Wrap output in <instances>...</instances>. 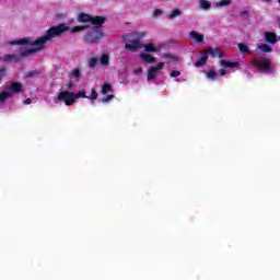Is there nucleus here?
<instances>
[{
	"label": "nucleus",
	"instance_id": "obj_16",
	"mask_svg": "<svg viewBox=\"0 0 280 280\" xmlns=\"http://www.w3.org/2000/svg\"><path fill=\"white\" fill-rule=\"evenodd\" d=\"M140 58L144 60V62H148L149 65H153V62H156V58L152 57L150 54L142 52L140 55Z\"/></svg>",
	"mask_w": 280,
	"mask_h": 280
},
{
	"label": "nucleus",
	"instance_id": "obj_44",
	"mask_svg": "<svg viewBox=\"0 0 280 280\" xmlns=\"http://www.w3.org/2000/svg\"><path fill=\"white\" fill-rule=\"evenodd\" d=\"M266 1H271V0H266Z\"/></svg>",
	"mask_w": 280,
	"mask_h": 280
},
{
	"label": "nucleus",
	"instance_id": "obj_32",
	"mask_svg": "<svg viewBox=\"0 0 280 280\" xmlns=\"http://www.w3.org/2000/svg\"><path fill=\"white\" fill-rule=\"evenodd\" d=\"M88 100H91L92 102L94 100H97V92L95 91V89H91V94L90 96H88Z\"/></svg>",
	"mask_w": 280,
	"mask_h": 280
},
{
	"label": "nucleus",
	"instance_id": "obj_3",
	"mask_svg": "<svg viewBox=\"0 0 280 280\" xmlns=\"http://www.w3.org/2000/svg\"><path fill=\"white\" fill-rule=\"evenodd\" d=\"M145 32L140 33H132L131 35H127L126 38L128 43L125 45V49H128L129 51H139V49H143V44L140 40H132L130 39L131 36H135V38H143L145 36Z\"/></svg>",
	"mask_w": 280,
	"mask_h": 280
},
{
	"label": "nucleus",
	"instance_id": "obj_2",
	"mask_svg": "<svg viewBox=\"0 0 280 280\" xmlns=\"http://www.w3.org/2000/svg\"><path fill=\"white\" fill-rule=\"evenodd\" d=\"M105 36L106 34L102 28L91 27V30L83 34L82 40L85 45H97L104 40Z\"/></svg>",
	"mask_w": 280,
	"mask_h": 280
},
{
	"label": "nucleus",
	"instance_id": "obj_30",
	"mask_svg": "<svg viewBox=\"0 0 280 280\" xmlns=\"http://www.w3.org/2000/svg\"><path fill=\"white\" fill-rule=\"evenodd\" d=\"M163 58H165L166 60H173L174 62H178V57L176 55H172V54H163L162 55Z\"/></svg>",
	"mask_w": 280,
	"mask_h": 280
},
{
	"label": "nucleus",
	"instance_id": "obj_33",
	"mask_svg": "<svg viewBox=\"0 0 280 280\" xmlns=\"http://www.w3.org/2000/svg\"><path fill=\"white\" fill-rule=\"evenodd\" d=\"M115 95H106L102 98V102L106 103V102H110V100H114Z\"/></svg>",
	"mask_w": 280,
	"mask_h": 280
},
{
	"label": "nucleus",
	"instance_id": "obj_35",
	"mask_svg": "<svg viewBox=\"0 0 280 280\" xmlns=\"http://www.w3.org/2000/svg\"><path fill=\"white\" fill-rule=\"evenodd\" d=\"M39 73H38V71H36V70H34V71H30L28 73H27V78H34L35 75H38Z\"/></svg>",
	"mask_w": 280,
	"mask_h": 280
},
{
	"label": "nucleus",
	"instance_id": "obj_37",
	"mask_svg": "<svg viewBox=\"0 0 280 280\" xmlns=\"http://www.w3.org/2000/svg\"><path fill=\"white\" fill-rule=\"evenodd\" d=\"M159 14H163V11L160 9L154 10V16H159Z\"/></svg>",
	"mask_w": 280,
	"mask_h": 280
},
{
	"label": "nucleus",
	"instance_id": "obj_28",
	"mask_svg": "<svg viewBox=\"0 0 280 280\" xmlns=\"http://www.w3.org/2000/svg\"><path fill=\"white\" fill-rule=\"evenodd\" d=\"M201 10H211V2L207 0H200Z\"/></svg>",
	"mask_w": 280,
	"mask_h": 280
},
{
	"label": "nucleus",
	"instance_id": "obj_4",
	"mask_svg": "<svg viewBox=\"0 0 280 280\" xmlns=\"http://www.w3.org/2000/svg\"><path fill=\"white\" fill-rule=\"evenodd\" d=\"M56 102H65L67 106H73L75 104V93L69 91H61L57 94L55 98Z\"/></svg>",
	"mask_w": 280,
	"mask_h": 280
},
{
	"label": "nucleus",
	"instance_id": "obj_12",
	"mask_svg": "<svg viewBox=\"0 0 280 280\" xmlns=\"http://www.w3.org/2000/svg\"><path fill=\"white\" fill-rule=\"evenodd\" d=\"M220 66L226 67L228 69H238V67H241L238 61H226L224 59L220 61Z\"/></svg>",
	"mask_w": 280,
	"mask_h": 280
},
{
	"label": "nucleus",
	"instance_id": "obj_34",
	"mask_svg": "<svg viewBox=\"0 0 280 280\" xmlns=\"http://www.w3.org/2000/svg\"><path fill=\"white\" fill-rule=\"evenodd\" d=\"M178 75H180V71L178 70L171 71V78H178Z\"/></svg>",
	"mask_w": 280,
	"mask_h": 280
},
{
	"label": "nucleus",
	"instance_id": "obj_25",
	"mask_svg": "<svg viewBox=\"0 0 280 280\" xmlns=\"http://www.w3.org/2000/svg\"><path fill=\"white\" fill-rule=\"evenodd\" d=\"M183 14V11L180 9H174L168 15L167 19H176V16H180Z\"/></svg>",
	"mask_w": 280,
	"mask_h": 280
},
{
	"label": "nucleus",
	"instance_id": "obj_39",
	"mask_svg": "<svg viewBox=\"0 0 280 280\" xmlns=\"http://www.w3.org/2000/svg\"><path fill=\"white\" fill-rule=\"evenodd\" d=\"M219 73H220V75H226V70L220 69V70H219Z\"/></svg>",
	"mask_w": 280,
	"mask_h": 280
},
{
	"label": "nucleus",
	"instance_id": "obj_14",
	"mask_svg": "<svg viewBox=\"0 0 280 280\" xmlns=\"http://www.w3.org/2000/svg\"><path fill=\"white\" fill-rule=\"evenodd\" d=\"M33 43H30V38L24 37L22 39L11 42L10 45H30L31 47H38L37 45H32Z\"/></svg>",
	"mask_w": 280,
	"mask_h": 280
},
{
	"label": "nucleus",
	"instance_id": "obj_10",
	"mask_svg": "<svg viewBox=\"0 0 280 280\" xmlns=\"http://www.w3.org/2000/svg\"><path fill=\"white\" fill-rule=\"evenodd\" d=\"M265 40H266V43H269L270 45H275V44L279 43L277 33L270 32V31L265 32Z\"/></svg>",
	"mask_w": 280,
	"mask_h": 280
},
{
	"label": "nucleus",
	"instance_id": "obj_17",
	"mask_svg": "<svg viewBox=\"0 0 280 280\" xmlns=\"http://www.w3.org/2000/svg\"><path fill=\"white\" fill-rule=\"evenodd\" d=\"M91 14H88V13H80L78 15V21L79 23H91Z\"/></svg>",
	"mask_w": 280,
	"mask_h": 280
},
{
	"label": "nucleus",
	"instance_id": "obj_38",
	"mask_svg": "<svg viewBox=\"0 0 280 280\" xmlns=\"http://www.w3.org/2000/svg\"><path fill=\"white\" fill-rule=\"evenodd\" d=\"M66 86L67 89H73L74 85H73V82L70 81L66 84Z\"/></svg>",
	"mask_w": 280,
	"mask_h": 280
},
{
	"label": "nucleus",
	"instance_id": "obj_7",
	"mask_svg": "<svg viewBox=\"0 0 280 280\" xmlns=\"http://www.w3.org/2000/svg\"><path fill=\"white\" fill-rule=\"evenodd\" d=\"M8 91L12 93V96L19 95L23 91V83L14 81L8 86Z\"/></svg>",
	"mask_w": 280,
	"mask_h": 280
},
{
	"label": "nucleus",
	"instance_id": "obj_15",
	"mask_svg": "<svg viewBox=\"0 0 280 280\" xmlns=\"http://www.w3.org/2000/svg\"><path fill=\"white\" fill-rule=\"evenodd\" d=\"M189 36H190V38H194L196 40V43H203L205 42V35H200L196 31H191L189 33Z\"/></svg>",
	"mask_w": 280,
	"mask_h": 280
},
{
	"label": "nucleus",
	"instance_id": "obj_18",
	"mask_svg": "<svg viewBox=\"0 0 280 280\" xmlns=\"http://www.w3.org/2000/svg\"><path fill=\"white\" fill-rule=\"evenodd\" d=\"M208 61H209V56H207L206 54H201L200 59L195 62V66L205 67V65H207Z\"/></svg>",
	"mask_w": 280,
	"mask_h": 280
},
{
	"label": "nucleus",
	"instance_id": "obj_13",
	"mask_svg": "<svg viewBox=\"0 0 280 280\" xmlns=\"http://www.w3.org/2000/svg\"><path fill=\"white\" fill-rule=\"evenodd\" d=\"M68 78H72L77 82L82 78V68H74L69 74Z\"/></svg>",
	"mask_w": 280,
	"mask_h": 280
},
{
	"label": "nucleus",
	"instance_id": "obj_41",
	"mask_svg": "<svg viewBox=\"0 0 280 280\" xmlns=\"http://www.w3.org/2000/svg\"><path fill=\"white\" fill-rule=\"evenodd\" d=\"M241 16H248V11H242Z\"/></svg>",
	"mask_w": 280,
	"mask_h": 280
},
{
	"label": "nucleus",
	"instance_id": "obj_9",
	"mask_svg": "<svg viewBox=\"0 0 280 280\" xmlns=\"http://www.w3.org/2000/svg\"><path fill=\"white\" fill-rule=\"evenodd\" d=\"M90 23L97 27V30H102V25L106 23V19L102 15L92 16Z\"/></svg>",
	"mask_w": 280,
	"mask_h": 280
},
{
	"label": "nucleus",
	"instance_id": "obj_22",
	"mask_svg": "<svg viewBox=\"0 0 280 280\" xmlns=\"http://www.w3.org/2000/svg\"><path fill=\"white\" fill-rule=\"evenodd\" d=\"M207 78L208 80H220V78L218 77V72H215V70L211 69L207 72Z\"/></svg>",
	"mask_w": 280,
	"mask_h": 280
},
{
	"label": "nucleus",
	"instance_id": "obj_6",
	"mask_svg": "<svg viewBox=\"0 0 280 280\" xmlns=\"http://www.w3.org/2000/svg\"><path fill=\"white\" fill-rule=\"evenodd\" d=\"M165 67V62H160L158 66L155 67H151L148 70V74H147V80L150 82V80H155L156 79V74L160 72L161 69H163Z\"/></svg>",
	"mask_w": 280,
	"mask_h": 280
},
{
	"label": "nucleus",
	"instance_id": "obj_45",
	"mask_svg": "<svg viewBox=\"0 0 280 280\" xmlns=\"http://www.w3.org/2000/svg\"><path fill=\"white\" fill-rule=\"evenodd\" d=\"M0 84H1V79H0Z\"/></svg>",
	"mask_w": 280,
	"mask_h": 280
},
{
	"label": "nucleus",
	"instance_id": "obj_31",
	"mask_svg": "<svg viewBox=\"0 0 280 280\" xmlns=\"http://www.w3.org/2000/svg\"><path fill=\"white\" fill-rule=\"evenodd\" d=\"M97 65V58L96 57H92L90 60H89V67L90 69H95Z\"/></svg>",
	"mask_w": 280,
	"mask_h": 280
},
{
	"label": "nucleus",
	"instance_id": "obj_36",
	"mask_svg": "<svg viewBox=\"0 0 280 280\" xmlns=\"http://www.w3.org/2000/svg\"><path fill=\"white\" fill-rule=\"evenodd\" d=\"M7 71H8V68H5V66L0 67V75L1 77L5 75Z\"/></svg>",
	"mask_w": 280,
	"mask_h": 280
},
{
	"label": "nucleus",
	"instance_id": "obj_11",
	"mask_svg": "<svg viewBox=\"0 0 280 280\" xmlns=\"http://www.w3.org/2000/svg\"><path fill=\"white\" fill-rule=\"evenodd\" d=\"M28 56L23 57L20 52L19 55H4L1 60H3V62H19L21 60V58H27Z\"/></svg>",
	"mask_w": 280,
	"mask_h": 280
},
{
	"label": "nucleus",
	"instance_id": "obj_20",
	"mask_svg": "<svg viewBox=\"0 0 280 280\" xmlns=\"http://www.w3.org/2000/svg\"><path fill=\"white\" fill-rule=\"evenodd\" d=\"M237 47H238L241 54H248V55L253 54V51H250V48H248V45H246L244 43L237 44Z\"/></svg>",
	"mask_w": 280,
	"mask_h": 280
},
{
	"label": "nucleus",
	"instance_id": "obj_8",
	"mask_svg": "<svg viewBox=\"0 0 280 280\" xmlns=\"http://www.w3.org/2000/svg\"><path fill=\"white\" fill-rule=\"evenodd\" d=\"M200 54H206L207 56H212V58H217V56L219 58L224 57V52H222V50H220L218 48H213V47H209L208 49L202 50Z\"/></svg>",
	"mask_w": 280,
	"mask_h": 280
},
{
	"label": "nucleus",
	"instance_id": "obj_26",
	"mask_svg": "<svg viewBox=\"0 0 280 280\" xmlns=\"http://www.w3.org/2000/svg\"><path fill=\"white\" fill-rule=\"evenodd\" d=\"M233 3V0H221L217 2V8H226V5H231Z\"/></svg>",
	"mask_w": 280,
	"mask_h": 280
},
{
	"label": "nucleus",
	"instance_id": "obj_23",
	"mask_svg": "<svg viewBox=\"0 0 280 280\" xmlns=\"http://www.w3.org/2000/svg\"><path fill=\"white\" fill-rule=\"evenodd\" d=\"M258 48L264 52V54H270L272 51V47L268 44H261L258 46Z\"/></svg>",
	"mask_w": 280,
	"mask_h": 280
},
{
	"label": "nucleus",
	"instance_id": "obj_27",
	"mask_svg": "<svg viewBox=\"0 0 280 280\" xmlns=\"http://www.w3.org/2000/svg\"><path fill=\"white\" fill-rule=\"evenodd\" d=\"M80 97H83L84 100H89V96H86V91L82 90L78 93H74V101L80 100Z\"/></svg>",
	"mask_w": 280,
	"mask_h": 280
},
{
	"label": "nucleus",
	"instance_id": "obj_21",
	"mask_svg": "<svg viewBox=\"0 0 280 280\" xmlns=\"http://www.w3.org/2000/svg\"><path fill=\"white\" fill-rule=\"evenodd\" d=\"M101 65L103 67H107V65L110 62V57L107 54H103L100 59Z\"/></svg>",
	"mask_w": 280,
	"mask_h": 280
},
{
	"label": "nucleus",
	"instance_id": "obj_40",
	"mask_svg": "<svg viewBox=\"0 0 280 280\" xmlns=\"http://www.w3.org/2000/svg\"><path fill=\"white\" fill-rule=\"evenodd\" d=\"M23 102H24V104L30 105V104H32V98H26Z\"/></svg>",
	"mask_w": 280,
	"mask_h": 280
},
{
	"label": "nucleus",
	"instance_id": "obj_1",
	"mask_svg": "<svg viewBox=\"0 0 280 280\" xmlns=\"http://www.w3.org/2000/svg\"><path fill=\"white\" fill-rule=\"evenodd\" d=\"M89 25H80V26H73L72 28L67 26L66 24H59L57 26H51L44 36L35 39L31 45H36L35 48H27L23 51H21V56H32L33 54H38V51H43L45 48V43H48V40H51V38H58V36H62L65 32H71L72 34H78V32H84L85 30H89Z\"/></svg>",
	"mask_w": 280,
	"mask_h": 280
},
{
	"label": "nucleus",
	"instance_id": "obj_19",
	"mask_svg": "<svg viewBox=\"0 0 280 280\" xmlns=\"http://www.w3.org/2000/svg\"><path fill=\"white\" fill-rule=\"evenodd\" d=\"M12 93H10V91H2L0 93V104L5 103V100H10L12 98Z\"/></svg>",
	"mask_w": 280,
	"mask_h": 280
},
{
	"label": "nucleus",
	"instance_id": "obj_5",
	"mask_svg": "<svg viewBox=\"0 0 280 280\" xmlns=\"http://www.w3.org/2000/svg\"><path fill=\"white\" fill-rule=\"evenodd\" d=\"M253 66L255 67V69H259V71H268L272 65V60L260 56L258 58H254L252 60Z\"/></svg>",
	"mask_w": 280,
	"mask_h": 280
},
{
	"label": "nucleus",
	"instance_id": "obj_29",
	"mask_svg": "<svg viewBox=\"0 0 280 280\" xmlns=\"http://www.w3.org/2000/svg\"><path fill=\"white\" fill-rule=\"evenodd\" d=\"M144 50L150 54L158 51L156 47L152 43L144 45Z\"/></svg>",
	"mask_w": 280,
	"mask_h": 280
},
{
	"label": "nucleus",
	"instance_id": "obj_42",
	"mask_svg": "<svg viewBox=\"0 0 280 280\" xmlns=\"http://www.w3.org/2000/svg\"><path fill=\"white\" fill-rule=\"evenodd\" d=\"M137 73H142L143 72V69L139 68L136 70Z\"/></svg>",
	"mask_w": 280,
	"mask_h": 280
},
{
	"label": "nucleus",
	"instance_id": "obj_24",
	"mask_svg": "<svg viewBox=\"0 0 280 280\" xmlns=\"http://www.w3.org/2000/svg\"><path fill=\"white\" fill-rule=\"evenodd\" d=\"M110 91H113V85H110V83H104V84L102 85L101 93H102L103 95H106V93H108V92H110Z\"/></svg>",
	"mask_w": 280,
	"mask_h": 280
},
{
	"label": "nucleus",
	"instance_id": "obj_43",
	"mask_svg": "<svg viewBox=\"0 0 280 280\" xmlns=\"http://www.w3.org/2000/svg\"><path fill=\"white\" fill-rule=\"evenodd\" d=\"M278 3L280 4V0H278Z\"/></svg>",
	"mask_w": 280,
	"mask_h": 280
}]
</instances>
